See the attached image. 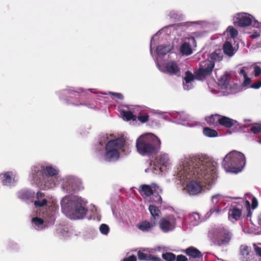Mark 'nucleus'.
<instances>
[{"instance_id":"obj_5","label":"nucleus","mask_w":261,"mask_h":261,"mask_svg":"<svg viewBox=\"0 0 261 261\" xmlns=\"http://www.w3.org/2000/svg\"><path fill=\"white\" fill-rule=\"evenodd\" d=\"M125 140L119 138L109 141L106 146L105 160L107 161H115L118 159L120 152L124 145Z\"/></svg>"},{"instance_id":"obj_34","label":"nucleus","mask_w":261,"mask_h":261,"mask_svg":"<svg viewBox=\"0 0 261 261\" xmlns=\"http://www.w3.org/2000/svg\"><path fill=\"white\" fill-rule=\"evenodd\" d=\"M142 191L146 196H150L152 194V190L148 185H143L142 186Z\"/></svg>"},{"instance_id":"obj_27","label":"nucleus","mask_w":261,"mask_h":261,"mask_svg":"<svg viewBox=\"0 0 261 261\" xmlns=\"http://www.w3.org/2000/svg\"><path fill=\"white\" fill-rule=\"evenodd\" d=\"M122 119L124 120L128 121L130 120H135L136 118L135 115L130 111H123L121 113Z\"/></svg>"},{"instance_id":"obj_26","label":"nucleus","mask_w":261,"mask_h":261,"mask_svg":"<svg viewBox=\"0 0 261 261\" xmlns=\"http://www.w3.org/2000/svg\"><path fill=\"white\" fill-rule=\"evenodd\" d=\"M180 52L185 55H189L192 54V48L188 43H184L180 47Z\"/></svg>"},{"instance_id":"obj_45","label":"nucleus","mask_w":261,"mask_h":261,"mask_svg":"<svg viewBox=\"0 0 261 261\" xmlns=\"http://www.w3.org/2000/svg\"><path fill=\"white\" fill-rule=\"evenodd\" d=\"M137 258L134 255H132L123 259V261H136Z\"/></svg>"},{"instance_id":"obj_58","label":"nucleus","mask_w":261,"mask_h":261,"mask_svg":"<svg viewBox=\"0 0 261 261\" xmlns=\"http://www.w3.org/2000/svg\"><path fill=\"white\" fill-rule=\"evenodd\" d=\"M158 198L159 200H160L161 199V197H158Z\"/></svg>"},{"instance_id":"obj_49","label":"nucleus","mask_w":261,"mask_h":261,"mask_svg":"<svg viewBox=\"0 0 261 261\" xmlns=\"http://www.w3.org/2000/svg\"><path fill=\"white\" fill-rule=\"evenodd\" d=\"M250 37L252 38H256L259 37V33L256 32H254L251 35Z\"/></svg>"},{"instance_id":"obj_54","label":"nucleus","mask_w":261,"mask_h":261,"mask_svg":"<svg viewBox=\"0 0 261 261\" xmlns=\"http://www.w3.org/2000/svg\"><path fill=\"white\" fill-rule=\"evenodd\" d=\"M246 206L249 207V205H250V203L248 201H246Z\"/></svg>"},{"instance_id":"obj_3","label":"nucleus","mask_w":261,"mask_h":261,"mask_svg":"<svg viewBox=\"0 0 261 261\" xmlns=\"http://www.w3.org/2000/svg\"><path fill=\"white\" fill-rule=\"evenodd\" d=\"M246 164L245 155L241 152L232 151L224 158L223 166L227 172H240Z\"/></svg>"},{"instance_id":"obj_53","label":"nucleus","mask_w":261,"mask_h":261,"mask_svg":"<svg viewBox=\"0 0 261 261\" xmlns=\"http://www.w3.org/2000/svg\"><path fill=\"white\" fill-rule=\"evenodd\" d=\"M254 25H255L256 27H258L259 28L261 27V24L258 22H255Z\"/></svg>"},{"instance_id":"obj_19","label":"nucleus","mask_w":261,"mask_h":261,"mask_svg":"<svg viewBox=\"0 0 261 261\" xmlns=\"http://www.w3.org/2000/svg\"><path fill=\"white\" fill-rule=\"evenodd\" d=\"M149 210L151 215V219L152 220H156L160 216V211L155 206L151 205L149 207Z\"/></svg>"},{"instance_id":"obj_21","label":"nucleus","mask_w":261,"mask_h":261,"mask_svg":"<svg viewBox=\"0 0 261 261\" xmlns=\"http://www.w3.org/2000/svg\"><path fill=\"white\" fill-rule=\"evenodd\" d=\"M186 252L187 255L193 258H199L202 256L200 252L194 247H190L187 249Z\"/></svg>"},{"instance_id":"obj_6","label":"nucleus","mask_w":261,"mask_h":261,"mask_svg":"<svg viewBox=\"0 0 261 261\" xmlns=\"http://www.w3.org/2000/svg\"><path fill=\"white\" fill-rule=\"evenodd\" d=\"M222 53L221 50H216L210 56L211 61L207 60L201 63L199 69L195 73L197 78L201 80L210 74L214 67V62L220 61L222 60Z\"/></svg>"},{"instance_id":"obj_31","label":"nucleus","mask_w":261,"mask_h":261,"mask_svg":"<svg viewBox=\"0 0 261 261\" xmlns=\"http://www.w3.org/2000/svg\"><path fill=\"white\" fill-rule=\"evenodd\" d=\"M224 196L220 194H216L212 196L211 198V202L214 204H218L223 198Z\"/></svg>"},{"instance_id":"obj_4","label":"nucleus","mask_w":261,"mask_h":261,"mask_svg":"<svg viewBox=\"0 0 261 261\" xmlns=\"http://www.w3.org/2000/svg\"><path fill=\"white\" fill-rule=\"evenodd\" d=\"M61 203L63 211L71 219L82 218L86 214L84 204L79 200L70 201L68 197H65Z\"/></svg>"},{"instance_id":"obj_48","label":"nucleus","mask_w":261,"mask_h":261,"mask_svg":"<svg viewBox=\"0 0 261 261\" xmlns=\"http://www.w3.org/2000/svg\"><path fill=\"white\" fill-rule=\"evenodd\" d=\"M247 68L246 67H244L242 68L240 71V73L242 74L244 77L247 76V73L246 72L245 69Z\"/></svg>"},{"instance_id":"obj_7","label":"nucleus","mask_w":261,"mask_h":261,"mask_svg":"<svg viewBox=\"0 0 261 261\" xmlns=\"http://www.w3.org/2000/svg\"><path fill=\"white\" fill-rule=\"evenodd\" d=\"M170 165V160L167 154H161L155 161L150 164L149 167L145 170L147 173L159 174L165 170Z\"/></svg>"},{"instance_id":"obj_12","label":"nucleus","mask_w":261,"mask_h":261,"mask_svg":"<svg viewBox=\"0 0 261 261\" xmlns=\"http://www.w3.org/2000/svg\"><path fill=\"white\" fill-rule=\"evenodd\" d=\"M187 191L190 195H196L203 190V187L197 181L192 180L188 184L186 187Z\"/></svg>"},{"instance_id":"obj_51","label":"nucleus","mask_w":261,"mask_h":261,"mask_svg":"<svg viewBox=\"0 0 261 261\" xmlns=\"http://www.w3.org/2000/svg\"><path fill=\"white\" fill-rule=\"evenodd\" d=\"M191 218L194 217L195 219H198L199 218V215L197 213L193 214L192 215H191Z\"/></svg>"},{"instance_id":"obj_40","label":"nucleus","mask_w":261,"mask_h":261,"mask_svg":"<svg viewBox=\"0 0 261 261\" xmlns=\"http://www.w3.org/2000/svg\"><path fill=\"white\" fill-rule=\"evenodd\" d=\"M138 119L141 122L145 123L148 120V115L146 114L144 115H139L138 117Z\"/></svg>"},{"instance_id":"obj_44","label":"nucleus","mask_w":261,"mask_h":261,"mask_svg":"<svg viewBox=\"0 0 261 261\" xmlns=\"http://www.w3.org/2000/svg\"><path fill=\"white\" fill-rule=\"evenodd\" d=\"M187 258L182 255H178L176 257L177 261H187Z\"/></svg>"},{"instance_id":"obj_17","label":"nucleus","mask_w":261,"mask_h":261,"mask_svg":"<svg viewBox=\"0 0 261 261\" xmlns=\"http://www.w3.org/2000/svg\"><path fill=\"white\" fill-rule=\"evenodd\" d=\"M240 255L244 261L248 260L250 258V251L246 245H242L240 247Z\"/></svg>"},{"instance_id":"obj_8","label":"nucleus","mask_w":261,"mask_h":261,"mask_svg":"<svg viewBox=\"0 0 261 261\" xmlns=\"http://www.w3.org/2000/svg\"><path fill=\"white\" fill-rule=\"evenodd\" d=\"M160 228L165 232L172 230L175 226V218L172 215L162 218L159 223Z\"/></svg>"},{"instance_id":"obj_13","label":"nucleus","mask_w":261,"mask_h":261,"mask_svg":"<svg viewBox=\"0 0 261 261\" xmlns=\"http://www.w3.org/2000/svg\"><path fill=\"white\" fill-rule=\"evenodd\" d=\"M150 222L143 221L139 223L138 225L139 229L143 231H148L151 230L156 224V220H152L150 219Z\"/></svg>"},{"instance_id":"obj_22","label":"nucleus","mask_w":261,"mask_h":261,"mask_svg":"<svg viewBox=\"0 0 261 261\" xmlns=\"http://www.w3.org/2000/svg\"><path fill=\"white\" fill-rule=\"evenodd\" d=\"M172 48V46L170 45L164 46L160 45L156 48V53L159 55H164L170 51Z\"/></svg>"},{"instance_id":"obj_43","label":"nucleus","mask_w":261,"mask_h":261,"mask_svg":"<svg viewBox=\"0 0 261 261\" xmlns=\"http://www.w3.org/2000/svg\"><path fill=\"white\" fill-rule=\"evenodd\" d=\"M244 81L243 82V85L245 86H247L250 84L251 79L248 76L244 77Z\"/></svg>"},{"instance_id":"obj_28","label":"nucleus","mask_w":261,"mask_h":261,"mask_svg":"<svg viewBox=\"0 0 261 261\" xmlns=\"http://www.w3.org/2000/svg\"><path fill=\"white\" fill-rule=\"evenodd\" d=\"M206 120L209 124L215 125L219 123L220 116L218 115H212L206 118Z\"/></svg>"},{"instance_id":"obj_56","label":"nucleus","mask_w":261,"mask_h":261,"mask_svg":"<svg viewBox=\"0 0 261 261\" xmlns=\"http://www.w3.org/2000/svg\"><path fill=\"white\" fill-rule=\"evenodd\" d=\"M191 40L192 41H194V38H192V39H191Z\"/></svg>"},{"instance_id":"obj_57","label":"nucleus","mask_w":261,"mask_h":261,"mask_svg":"<svg viewBox=\"0 0 261 261\" xmlns=\"http://www.w3.org/2000/svg\"><path fill=\"white\" fill-rule=\"evenodd\" d=\"M259 221L261 222V216L259 217Z\"/></svg>"},{"instance_id":"obj_42","label":"nucleus","mask_w":261,"mask_h":261,"mask_svg":"<svg viewBox=\"0 0 261 261\" xmlns=\"http://www.w3.org/2000/svg\"><path fill=\"white\" fill-rule=\"evenodd\" d=\"M261 87V81H257L256 83L253 84L251 86V88L254 89H258Z\"/></svg>"},{"instance_id":"obj_1","label":"nucleus","mask_w":261,"mask_h":261,"mask_svg":"<svg viewBox=\"0 0 261 261\" xmlns=\"http://www.w3.org/2000/svg\"><path fill=\"white\" fill-rule=\"evenodd\" d=\"M217 164L212 159L202 156L199 158H185L181 160L177 168V175L183 180L190 178L192 175L198 178H203L205 184L211 185L217 178Z\"/></svg>"},{"instance_id":"obj_29","label":"nucleus","mask_w":261,"mask_h":261,"mask_svg":"<svg viewBox=\"0 0 261 261\" xmlns=\"http://www.w3.org/2000/svg\"><path fill=\"white\" fill-rule=\"evenodd\" d=\"M203 132L205 136L209 137H216L218 135L217 132L216 130L212 129L208 127H205L203 129Z\"/></svg>"},{"instance_id":"obj_30","label":"nucleus","mask_w":261,"mask_h":261,"mask_svg":"<svg viewBox=\"0 0 261 261\" xmlns=\"http://www.w3.org/2000/svg\"><path fill=\"white\" fill-rule=\"evenodd\" d=\"M57 178L53 177H47V180L45 181V186L48 188L54 187L56 183Z\"/></svg>"},{"instance_id":"obj_32","label":"nucleus","mask_w":261,"mask_h":261,"mask_svg":"<svg viewBox=\"0 0 261 261\" xmlns=\"http://www.w3.org/2000/svg\"><path fill=\"white\" fill-rule=\"evenodd\" d=\"M226 32L233 38H235L238 34L237 30L231 26L227 28Z\"/></svg>"},{"instance_id":"obj_11","label":"nucleus","mask_w":261,"mask_h":261,"mask_svg":"<svg viewBox=\"0 0 261 261\" xmlns=\"http://www.w3.org/2000/svg\"><path fill=\"white\" fill-rule=\"evenodd\" d=\"M157 65L160 70L170 74H177L180 72V68L176 63L173 61L167 63L165 68L161 67L158 63H157Z\"/></svg>"},{"instance_id":"obj_59","label":"nucleus","mask_w":261,"mask_h":261,"mask_svg":"<svg viewBox=\"0 0 261 261\" xmlns=\"http://www.w3.org/2000/svg\"><path fill=\"white\" fill-rule=\"evenodd\" d=\"M261 142V140L259 141V142Z\"/></svg>"},{"instance_id":"obj_2","label":"nucleus","mask_w":261,"mask_h":261,"mask_svg":"<svg viewBox=\"0 0 261 261\" xmlns=\"http://www.w3.org/2000/svg\"><path fill=\"white\" fill-rule=\"evenodd\" d=\"M160 139L151 133L141 135L136 140L137 151L143 155H148L156 151L160 146Z\"/></svg>"},{"instance_id":"obj_47","label":"nucleus","mask_w":261,"mask_h":261,"mask_svg":"<svg viewBox=\"0 0 261 261\" xmlns=\"http://www.w3.org/2000/svg\"><path fill=\"white\" fill-rule=\"evenodd\" d=\"M109 93L110 94L113 95L116 98H118L119 99H122L123 98V96L122 95V94L120 93L112 92H110Z\"/></svg>"},{"instance_id":"obj_10","label":"nucleus","mask_w":261,"mask_h":261,"mask_svg":"<svg viewBox=\"0 0 261 261\" xmlns=\"http://www.w3.org/2000/svg\"><path fill=\"white\" fill-rule=\"evenodd\" d=\"M253 18L252 16L247 13H241L236 15L234 22L238 26L244 27L250 25Z\"/></svg>"},{"instance_id":"obj_46","label":"nucleus","mask_w":261,"mask_h":261,"mask_svg":"<svg viewBox=\"0 0 261 261\" xmlns=\"http://www.w3.org/2000/svg\"><path fill=\"white\" fill-rule=\"evenodd\" d=\"M258 205V202L257 199L255 198H253L252 200V208L254 209L257 207Z\"/></svg>"},{"instance_id":"obj_36","label":"nucleus","mask_w":261,"mask_h":261,"mask_svg":"<svg viewBox=\"0 0 261 261\" xmlns=\"http://www.w3.org/2000/svg\"><path fill=\"white\" fill-rule=\"evenodd\" d=\"M46 170L49 177L54 176L58 173V171L51 167H46Z\"/></svg>"},{"instance_id":"obj_55","label":"nucleus","mask_w":261,"mask_h":261,"mask_svg":"<svg viewBox=\"0 0 261 261\" xmlns=\"http://www.w3.org/2000/svg\"><path fill=\"white\" fill-rule=\"evenodd\" d=\"M160 33H161V32H158V33L156 34V35L157 36V35H158V34H160Z\"/></svg>"},{"instance_id":"obj_41","label":"nucleus","mask_w":261,"mask_h":261,"mask_svg":"<svg viewBox=\"0 0 261 261\" xmlns=\"http://www.w3.org/2000/svg\"><path fill=\"white\" fill-rule=\"evenodd\" d=\"M260 73H261V68L259 67L256 66L254 67L255 76H258L259 75H260Z\"/></svg>"},{"instance_id":"obj_9","label":"nucleus","mask_w":261,"mask_h":261,"mask_svg":"<svg viewBox=\"0 0 261 261\" xmlns=\"http://www.w3.org/2000/svg\"><path fill=\"white\" fill-rule=\"evenodd\" d=\"M214 237L220 245L228 243L231 239V234L225 228H221L215 232Z\"/></svg>"},{"instance_id":"obj_33","label":"nucleus","mask_w":261,"mask_h":261,"mask_svg":"<svg viewBox=\"0 0 261 261\" xmlns=\"http://www.w3.org/2000/svg\"><path fill=\"white\" fill-rule=\"evenodd\" d=\"M163 258L167 261H172L175 259V255L171 252L164 253L162 255Z\"/></svg>"},{"instance_id":"obj_52","label":"nucleus","mask_w":261,"mask_h":261,"mask_svg":"<svg viewBox=\"0 0 261 261\" xmlns=\"http://www.w3.org/2000/svg\"><path fill=\"white\" fill-rule=\"evenodd\" d=\"M93 208H91V211L95 213V214H97V208L94 206V205H93Z\"/></svg>"},{"instance_id":"obj_16","label":"nucleus","mask_w":261,"mask_h":261,"mask_svg":"<svg viewBox=\"0 0 261 261\" xmlns=\"http://www.w3.org/2000/svg\"><path fill=\"white\" fill-rule=\"evenodd\" d=\"M236 122V121L234 120L231 119L227 117L220 116V121L219 123L225 127H231Z\"/></svg>"},{"instance_id":"obj_39","label":"nucleus","mask_w":261,"mask_h":261,"mask_svg":"<svg viewBox=\"0 0 261 261\" xmlns=\"http://www.w3.org/2000/svg\"><path fill=\"white\" fill-rule=\"evenodd\" d=\"M251 130L254 133H259L261 130V125L258 124H256L252 126Z\"/></svg>"},{"instance_id":"obj_23","label":"nucleus","mask_w":261,"mask_h":261,"mask_svg":"<svg viewBox=\"0 0 261 261\" xmlns=\"http://www.w3.org/2000/svg\"><path fill=\"white\" fill-rule=\"evenodd\" d=\"M37 200L35 201V205L37 206H42L46 204V200L44 198L42 193L38 192L37 194Z\"/></svg>"},{"instance_id":"obj_15","label":"nucleus","mask_w":261,"mask_h":261,"mask_svg":"<svg viewBox=\"0 0 261 261\" xmlns=\"http://www.w3.org/2000/svg\"><path fill=\"white\" fill-rule=\"evenodd\" d=\"M194 76L189 71L186 72L185 77V83H184V88L185 90H189L191 88V83L194 80Z\"/></svg>"},{"instance_id":"obj_38","label":"nucleus","mask_w":261,"mask_h":261,"mask_svg":"<svg viewBox=\"0 0 261 261\" xmlns=\"http://www.w3.org/2000/svg\"><path fill=\"white\" fill-rule=\"evenodd\" d=\"M253 248L256 253L261 257V243L254 244Z\"/></svg>"},{"instance_id":"obj_20","label":"nucleus","mask_w":261,"mask_h":261,"mask_svg":"<svg viewBox=\"0 0 261 261\" xmlns=\"http://www.w3.org/2000/svg\"><path fill=\"white\" fill-rule=\"evenodd\" d=\"M138 256L139 259L142 260H152L153 261H159L160 260V258L151 255H148L147 254L144 253L143 252H142L140 251L138 252Z\"/></svg>"},{"instance_id":"obj_35","label":"nucleus","mask_w":261,"mask_h":261,"mask_svg":"<svg viewBox=\"0 0 261 261\" xmlns=\"http://www.w3.org/2000/svg\"><path fill=\"white\" fill-rule=\"evenodd\" d=\"M99 230L101 233L106 235L109 232V227L107 225L102 224L100 225Z\"/></svg>"},{"instance_id":"obj_18","label":"nucleus","mask_w":261,"mask_h":261,"mask_svg":"<svg viewBox=\"0 0 261 261\" xmlns=\"http://www.w3.org/2000/svg\"><path fill=\"white\" fill-rule=\"evenodd\" d=\"M1 176L3 184L4 185H9L14 180L13 175L11 172H6Z\"/></svg>"},{"instance_id":"obj_24","label":"nucleus","mask_w":261,"mask_h":261,"mask_svg":"<svg viewBox=\"0 0 261 261\" xmlns=\"http://www.w3.org/2000/svg\"><path fill=\"white\" fill-rule=\"evenodd\" d=\"M218 84L220 87H221L222 89L230 88V85L228 80V77L227 75L223 76L221 77V79L219 81Z\"/></svg>"},{"instance_id":"obj_25","label":"nucleus","mask_w":261,"mask_h":261,"mask_svg":"<svg viewBox=\"0 0 261 261\" xmlns=\"http://www.w3.org/2000/svg\"><path fill=\"white\" fill-rule=\"evenodd\" d=\"M223 49L225 54L231 57L234 54V51L232 45L228 42H226L223 45Z\"/></svg>"},{"instance_id":"obj_14","label":"nucleus","mask_w":261,"mask_h":261,"mask_svg":"<svg viewBox=\"0 0 261 261\" xmlns=\"http://www.w3.org/2000/svg\"><path fill=\"white\" fill-rule=\"evenodd\" d=\"M241 211L237 208L230 209L228 213V218L231 221H237L239 220L241 216Z\"/></svg>"},{"instance_id":"obj_50","label":"nucleus","mask_w":261,"mask_h":261,"mask_svg":"<svg viewBox=\"0 0 261 261\" xmlns=\"http://www.w3.org/2000/svg\"><path fill=\"white\" fill-rule=\"evenodd\" d=\"M220 212V209L218 207H214V208H212L211 210H210V212L211 213H213V212Z\"/></svg>"},{"instance_id":"obj_37","label":"nucleus","mask_w":261,"mask_h":261,"mask_svg":"<svg viewBox=\"0 0 261 261\" xmlns=\"http://www.w3.org/2000/svg\"><path fill=\"white\" fill-rule=\"evenodd\" d=\"M32 222L35 225V227H38L36 229H39L40 228V225H42L43 220L38 218H34L32 219Z\"/></svg>"}]
</instances>
